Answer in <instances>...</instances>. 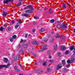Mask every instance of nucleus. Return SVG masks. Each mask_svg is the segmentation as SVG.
Returning <instances> with one entry per match:
<instances>
[{
	"label": "nucleus",
	"instance_id": "nucleus-33",
	"mask_svg": "<svg viewBox=\"0 0 75 75\" xmlns=\"http://www.w3.org/2000/svg\"><path fill=\"white\" fill-rule=\"evenodd\" d=\"M34 45H38V43L37 41H35L34 42Z\"/></svg>",
	"mask_w": 75,
	"mask_h": 75
},
{
	"label": "nucleus",
	"instance_id": "nucleus-32",
	"mask_svg": "<svg viewBox=\"0 0 75 75\" xmlns=\"http://www.w3.org/2000/svg\"><path fill=\"white\" fill-rule=\"evenodd\" d=\"M49 11L50 13H52V9L51 8H50L49 10Z\"/></svg>",
	"mask_w": 75,
	"mask_h": 75
},
{
	"label": "nucleus",
	"instance_id": "nucleus-21",
	"mask_svg": "<svg viewBox=\"0 0 75 75\" xmlns=\"http://www.w3.org/2000/svg\"><path fill=\"white\" fill-rule=\"evenodd\" d=\"M16 38H17V36L16 35H13L12 36V38H13V39H16Z\"/></svg>",
	"mask_w": 75,
	"mask_h": 75
},
{
	"label": "nucleus",
	"instance_id": "nucleus-58",
	"mask_svg": "<svg viewBox=\"0 0 75 75\" xmlns=\"http://www.w3.org/2000/svg\"><path fill=\"white\" fill-rule=\"evenodd\" d=\"M19 75H23V73L22 74H20Z\"/></svg>",
	"mask_w": 75,
	"mask_h": 75
},
{
	"label": "nucleus",
	"instance_id": "nucleus-47",
	"mask_svg": "<svg viewBox=\"0 0 75 75\" xmlns=\"http://www.w3.org/2000/svg\"><path fill=\"white\" fill-rule=\"evenodd\" d=\"M17 56H16V57H14V61H16V59H17Z\"/></svg>",
	"mask_w": 75,
	"mask_h": 75
},
{
	"label": "nucleus",
	"instance_id": "nucleus-27",
	"mask_svg": "<svg viewBox=\"0 0 75 75\" xmlns=\"http://www.w3.org/2000/svg\"><path fill=\"white\" fill-rule=\"evenodd\" d=\"M55 21L54 19H52L50 21V22L51 23H54Z\"/></svg>",
	"mask_w": 75,
	"mask_h": 75
},
{
	"label": "nucleus",
	"instance_id": "nucleus-11",
	"mask_svg": "<svg viewBox=\"0 0 75 75\" xmlns=\"http://www.w3.org/2000/svg\"><path fill=\"white\" fill-rule=\"evenodd\" d=\"M28 9H31L32 10H33V8L32 7L31 5H29L27 6Z\"/></svg>",
	"mask_w": 75,
	"mask_h": 75
},
{
	"label": "nucleus",
	"instance_id": "nucleus-2",
	"mask_svg": "<svg viewBox=\"0 0 75 75\" xmlns=\"http://www.w3.org/2000/svg\"><path fill=\"white\" fill-rule=\"evenodd\" d=\"M47 45L43 46V48L42 49H41L40 50V51H45V50H47Z\"/></svg>",
	"mask_w": 75,
	"mask_h": 75
},
{
	"label": "nucleus",
	"instance_id": "nucleus-25",
	"mask_svg": "<svg viewBox=\"0 0 75 75\" xmlns=\"http://www.w3.org/2000/svg\"><path fill=\"white\" fill-rule=\"evenodd\" d=\"M62 62L63 65H65V60H62Z\"/></svg>",
	"mask_w": 75,
	"mask_h": 75
},
{
	"label": "nucleus",
	"instance_id": "nucleus-17",
	"mask_svg": "<svg viewBox=\"0 0 75 75\" xmlns=\"http://www.w3.org/2000/svg\"><path fill=\"white\" fill-rule=\"evenodd\" d=\"M61 25L59 24H58L57 26V28H61Z\"/></svg>",
	"mask_w": 75,
	"mask_h": 75
},
{
	"label": "nucleus",
	"instance_id": "nucleus-15",
	"mask_svg": "<svg viewBox=\"0 0 75 75\" xmlns=\"http://www.w3.org/2000/svg\"><path fill=\"white\" fill-rule=\"evenodd\" d=\"M59 36H60V35L59 34L57 33L56 34V35H55L54 37L55 38H59Z\"/></svg>",
	"mask_w": 75,
	"mask_h": 75
},
{
	"label": "nucleus",
	"instance_id": "nucleus-37",
	"mask_svg": "<svg viewBox=\"0 0 75 75\" xmlns=\"http://www.w3.org/2000/svg\"><path fill=\"white\" fill-rule=\"evenodd\" d=\"M45 31V29L44 28L41 29V32H44Z\"/></svg>",
	"mask_w": 75,
	"mask_h": 75
},
{
	"label": "nucleus",
	"instance_id": "nucleus-39",
	"mask_svg": "<svg viewBox=\"0 0 75 75\" xmlns=\"http://www.w3.org/2000/svg\"><path fill=\"white\" fill-rule=\"evenodd\" d=\"M16 72H19L20 71V69H16Z\"/></svg>",
	"mask_w": 75,
	"mask_h": 75
},
{
	"label": "nucleus",
	"instance_id": "nucleus-42",
	"mask_svg": "<svg viewBox=\"0 0 75 75\" xmlns=\"http://www.w3.org/2000/svg\"><path fill=\"white\" fill-rule=\"evenodd\" d=\"M46 65H47V64L46 62H44L43 63V65H44V66H45Z\"/></svg>",
	"mask_w": 75,
	"mask_h": 75
},
{
	"label": "nucleus",
	"instance_id": "nucleus-60",
	"mask_svg": "<svg viewBox=\"0 0 75 75\" xmlns=\"http://www.w3.org/2000/svg\"><path fill=\"white\" fill-rule=\"evenodd\" d=\"M69 44H67V47H69Z\"/></svg>",
	"mask_w": 75,
	"mask_h": 75
},
{
	"label": "nucleus",
	"instance_id": "nucleus-29",
	"mask_svg": "<svg viewBox=\"0 0 75 75\" xmlns=\"http://www.w3.org/2000/svg\"><path fill=\"white\" fill-rule=\"evenodd\" d=\"M10 40L11 42H13V41H14V39L11 38H10Z\"/></svg>",
	"mask_w": 75,
	"mask_h": 75
},
{
	"label": "nucleus",
	"instance_id": "nucleus-43",
	"mask_svg": "<svg viewBox=\"0 0 75 75\" xmlns=\"http://www.w3.org/2000/svg\"><path fill=\"white\" fill-rule=\"evenodd\" d=\"M47 71H48V72H49V71H50V68H48L47 69Z\"/></svg>",
	"mask_w": 75,
	"mask_h": 75
},
{
	"label": "nucleus",
	"instance_id": "nucleus-8",
	"mask_svg": "<svg viewBox=\"0 0 75 75\" xmlns=\"http://www.w3.org/2000/svg\"><path fill=\"white\" fill-rule=\"evenodd\" d=\"M28 16H29V15L27 13L22 14H21V16H23L24 17H28Z\"/></svg>",
	"mask_w": 75,
	"mask_h": 75
},
{
	"label": "nucleus",
	"instance_id": "nucleus-44",
	"mask_svg": "<svg viewBox=\"0 0 75 75\" xmlns=\"http://www.w3.org/2000/svg\"><path fill=\"white\" fill-rule=\"evenodd\" d=\"M20 47H21V45H19L18 47V48H20Z\"/></svg>",
	"mask_w": 75,
	"mask_h": 75
},
{
	"label": "nucleus",
	"instance_id": "nucleus-62",
	"mask_svg": "<svg viewBox=\"0 0 75 75\" xmlns=\"http://www.w3.org/2000/svg\"><path fill=\"white\" fill-rule=\"evenodd\" d=\"M35 65H37V63L35 62Z\"/></svg>",
	"mask_w": 75,
	"mask_h": 75
},
{
	"label": "nucleus",
	"instance_id": "nucleus-57",
	"mask_svg": "<svg viewBox=\"0 0 75 75\" xmlns=\"http://www.w3.org/2000/svg\"><path fill=\"white\" fill-rule=\"evenodd\" d=\"M73 33H75V28L73 30Z\"/></svg>",
	"mask_w": 75,
	"mask_h": 75
},
{
	"label": "nucleus",
	"instance_id": "nucleus-3",
	"mask_svg": "<svg viewBox=\"0 0 75 75\" xmlns=\"http://www.w3.org/2000/svg\"><path fill=\"white\" fill-rule=\"evenodd\" d=\"M14 0H4L3 1L4 3L5 4H8L9 1H11V2H12Z\"/></svg>",
	"mask_w": 75,
	"mask_h": 75
},
{
	"label": "nucleus",
	"instance_id": "nucleus-45",
	"mask_svg": "<svg viewBox=\"0 0 75 75\" xmlns=\"http://www.w3.org/2000/svg\"><path fill=\"white\" fill-rule=\"evenodd\" d=\"M14 68H15V71H16V69H17V66H15Z\"/></svg>",
	"mask_w": 75,
	"mask_h": 75
},
{
	"label": "nucleus",
	"instance_id": "nucleus-51",
	"mask_svg": "<svg viewBox=\"0 0 75 75\" xmlns=\"http://www.w3.org/2000/svg\"><path fill=\"white\" fill-rule=\"evenodd\" d=\"M69 71V69H66V72H67Z\"/></svg>",
	"mask_w": 75,
	"mask_h": 75
},
{
	"label": "nucleus",
	"instance_id": "nucleus-24",
	"mask_svg": "<svg viewBox=\"0 0 75 75\" xmlns=\"http://www.w3.org/2000/svg\"><path fill=\"white\" fill-rule=\"evenodd\" d=\"M19 27V25L18 24H16L15 26V28L17 29Z\"/></svg>",
	"mask_w": 75,
	"mask_h": 75
},
{
	"label": "nucleus",
	"instance_id": "nucleus-23",
	"mask_svg": "<svg viewBox=\"0 0 75 75\" xmlns=\"http://www.w3.org/2000/svg\"><path fill=\"white\" fill-rule=\"evenodd\" d=\"M54 49L55 50H57V45L55 44L54 45Z\"/></svg>",
	"mask_w": 75,
	"mask_h": 75
},
{
	"label": "nucleus",
	"instance_id": "nucleus-22",
	"mask_svg": "<svg viewBox=\"0 0 75 75\" xmlns=\"http://www.w3.org/2000/svg\"><path fill=\"white\" fill-rule=\"evenodd\" d=\"M58 57H61V56H62V54H61V53L60 52H59L58 53Z\"/></svg>",
	"mask_w": 75,
	"mask_h": 75
},
{
	"label": "nucleus",
	"instance_id": "nucleus-40",
	"mask_svg": "<svg viewBox=\"0 0 75 75\" xmlns=\"http://www.w3.org/2000/svg\"><path fill=\"white\" fill-rule=\"evenodd\" d=\"M69 54V50L66 51V54Z\"/></svg>",
	"mask_w": 75,
	"mask_h": 75
},
{
	"label": "nucleus",
	"instance_id": "nucleus-53",
	"mask_svg": "<svg viewBox=\"0 0 75 75\" xmlns=\"http://www.w3.org/2000/svg\"><path fill=\"white\" fill-rule=\"evenodd\" d=\"M35 31V30L34 29H33V30H32L33 32H34Z\"/></svg>",
	"mask_w": 75,
	"mask_h": 75
},
{
	"label": "nucleus",
	"instance_id": "nucleus-49",
	"mask_svg": "<svg viewBox=\"0 0 75 75\" xmlns=\"http://www.w3.org/2000/svg\"><path fill=\"white\" fill-rule=\"evenodd\" d=\"M67 4H66V6L67 7H68V6H69V2H68V3H67Z\"/></svg>",
	"mask_w": 75,
	"mask_h": 75
},
{
	"label": "nucleus",
	"instance_id": "nucleus-35",
	"mask_svg": "<svg viewBox=\"0 0 75 75\" xmlns=\"http://www.w3.org/2000/svg\"><path fill=\"white\" fill-rule=\"evenodd\" d=\"M71 67V64H69L66 66V68H69Z\"/></svg>",
	"mask_w": 75,
	"mask_h": 75
},
{
	"label": "nucleus",
	"instance_id": "nucleus-36",
	"mask_svg": "<svg viewBox=\"0 0 75 75\" xmlns=\"http://www.w3.org/2000/svg\"><path fill=\"white\" fill-rule=\"evenodd\" d=\"M21 2L17 4V5H18V6H17V7H19L21 5Z\"/></svg>",
	"mask_w": 75,
	"mask_h": 75
},
{
	"label": "nucleus",
	"instance_id": "nucleus-48",
	"mask_svg": "<svg viewBox=\"0 0 75 75\" xmlns=\"http://www.w3.org/2000/svg\"><path fill=\"white\" fill-rule=\"evenodd\" d=\"M34 19H37V18H38L37 17L35 16L34 17Z\"/></svg>",
	"mask_w": 75,
	"mask_h": 75
},
{
	"label": "nucleus",
	"instance_id": "nucleus-56",
	"mask_svg": "<svg viewBox=\"0 0 75 75\" xmlns=\"http://www.w3.org/2000/svg\"><path fill=\"white\" fill-rule=\"evenodd\" d=\"M62 37L63 38H62V39H64V38H65V36H62Z\"/></svg>",
	"mask_w": 75,
	"mask_h": 75
},
{
	"label": "nucleus",
	"instance_id": "nucleus-59",
	"mask_svg": "<svg viewBox=\"0 0 75 75\" xmlns=\"http://www.w3.org/2000/svg\"><path fill=\"white\" fill-rule=\"evenodd\" d=\"M57 23H60V22L59 21H57Z\"/></svg>",
	"mask_w": 75,
	"mask_h": 75
},
{
	"label": "nucleus",
	"instance_id": "nucleus-10",
	"mask_svg": "<svg viewBox=\"0 0 75 75\" xmlns=\"http://www.w3.org/2000/svg\"><path fill=\"white\" fill-rule=\"evenodd\" d=\"M26 13H32V11L30 10H27L25 11Z\"/></svg>",
	"mask_w": 75,
	"mask_h": 75
},
{
	"label": "nucleus",
	"instance_id": "nucleus-13",
	"mask_svg": "<svg viewBox=\"0 0 75 75\" xmlns=\"http://www.w3.org/2000/svg\"><path fill=\"white\" fill-rule=\"evenodd\" d=\"M62 7L64 9H65L66 8V4H64L62 6Z\"/></svg>",
	"mask_w": 75,
	"mask_h": 75
},
{
	"label": "nucleus",
	"instance_id": "nucleus-7",
	"mask_svg": "<svg viewBox=\"0 0 75 75\" xmlns=\"http://www.w3.org/2000/svg\"><path fill=\"white\" fill-rule=\"evenodd\" d=\"M61 27H62V29H65L66 28V25L65 23L62 24V25Z\"/></svg>",
	"mask_w": 75,
	"mask_h": 75
},
{
	"label": "nucleus",
	"instance_id": "nucleus-16",
	"mask_svg": "<svg viewBox=\"0 0 75 75\" xmlns=\"http://www.w3.org/2000/svg\"><path fill=\"white\" fill-rule=\"evenodd\" d=\"M67 64H71L72 63V62H71V60H70L69 59H68L67 61Z\"/></svg>",
	"mask_w": 75,
	"mask_h": 75
},
{
	"label": "nucleus",
	"instance_id": "nucleus-63",
	"mask_svg": "<svg viewBox=\"0 0 75 75\" xmlns=\"http://www.w3.org/2000/svg\"><path fill=\"white\" fill-rule=\"evenodd\" d=\"M64 54H65V55H66V52H65L64 53Z\"/></svg>",
	"mask_w": 75,
	"mask_h": 75
},
{
	"label": "nucleus",
	"instance_id": "nucleus-6",
	"mask_svg": "<svg viewBox=\"0 0 75 75\" xmlns=\"http://www.w3.org/2000/svg\"><path fill=\"white\" fill-rule=\"evenodd\" d=\"M74 56H73V55L71 57V62H74V61H75V57H74Z\"/></svg>",
	"mask_w": 75,
	"mask_h": 75
},
{
	"label": "nucleus",
	"instance_id": "nucleus-55",
	"mask_svg": "<svg viewBox=\"0 0 75 75\" xmlns=\"http://www.w3.org/2000/svg\"><path fill=\"white\" fill-rule=\"evenodd\" d=\"M33 24H37V22H33Z\"/></svg>",
	"mask_w": 75,
	"mask_h": 75
},
{
	"label": "nucleus",
	"instance_id": "nucleus-26",
	"mask_svg": "<svg viewBox=\"0 0 75 75\" xmlns=\"http://www.w3.org/2000/svg\"><path fill=\"white\" fill-rule=\"evenodd\" d=\"M73 56H75V48H74V50L73 51Z\"/></svg>",
	"mask_w": 75,
	"mask_h": 75
},
{
	"label": "nucleus",
	"instance_id": "nucleus-18",
	"mask_svg": "<svg viewBox=\"0 0 75 75\" xmlns=\"http://www.w3.org/2000/svg\"><path fill=\"white\" fill-rule=\"evenodd\" d=\"M8 59H7V58H4V62H5L7 63L8 62Z\"/></svg>",
	"mask_w": 75,
	"mask_h": 75
},
{
	"label": "nucleus",
	"instance_id": "nucleus-14",
	"mask_svg": "<svg viewBox=\"0 0 75 75\" xmlns=\"http://www.w3.org/2000/svg\"><path fill=\"white\" fill-rule=\"evenodd\" d=\"M70 50H71V51H72V50H74V45H72L70 47Z\"/></svg>",
	"mask_w": 75,
	"mask_h": 75
},
{
	"label": "nucleus",
	"instance_id": "nucleus-30",
	"mask_svg": "<svg viewBox=\"0 0 75 75\" xmlns=\"http://www.w3.org/2000/svg\"><path fill=\"white\" fill-rule=\"evenodd\" d=\"M25 41H26L25 40H23V39H21L20 41V42H23V43L25 42Z\"/></svg>",
	"mask_w": 75,
	"mask_h": 75
},
{
	"label": "nucleus",
	"instance_id": "nucleus-31",
	"mask_svg": "<svg viewBox=\"0 0 75 75\" xmlns=\"http://www.w3.org/2000/svg\"><path fill=\"white\" fill-rule=\"evenodd\" d=\"M23 47L24 48H27L28 47V45H27V44H25L24 45Z\"/></svg>",
	"mask_w": 75,
	"mask_h": 75
},
{
	"label": "nucleus",
	"instance_id": "nucleus-20",
	"mask_svg": "<svg viewBox=\"0 0 75 75\" xmlns=\"http://www.w3.org/2000/svg\"><path fill=\"white\" fill-rule=\"evenodd\" d=\"M3 29H5V28H2V27H0V31H3Z\"/></svg>",
	"mask_w": 75,
	"mask_h": 75
},
{
	"label": "nucleus",
	"instance_id": "nucleus-1",
	"mask_svg": "<svg viewBox=\"0 0 75 75\" xmlns=\"http://www.w3.org/2000/svg\"><path fill=\"white\" fill-rule=\"evenodd\" d=\"M10 63H8L7 65H0V69H2L3 68H4L5 67V68H8V67H10Z\"/></svg>",
	"mask_w": 75,
	"mask_h": 75
},
{
	"label": "nucleus",
	"instance_id": "nucleus-19",
	"mask_svg": "<svg viewBox=\"0 0 75 75\" xmlns=\"http://www.w3.org/2000/svg\"><path fill=\"white\" fill-rule=\"evenodd\" d=\"M48 39L45 38H43V40L45 42H47L48 41Z\"/></svg>",
	"mask_w": 75,
	"mask_h": 75
},
{
	"label": "nucleus",
	"instance_id": "nucleus-61",
	"mask_svg": "<svg viewBox=\"0 0 75 75\" xmlns=\"http://www.w3.org/2000/svg\"><path fill=\"white\" fill-rule=\"evenodd\" d=\"M52 34H54V32H52Z\"/></svg>",
	"mask_w": 75,
	"mask_h": 75
},
{
	"label": "nucleus",
	"instance_id": "nucleus-12",
	"mask_svg": "<svg viewBox=\"0 0 75 75\" xmlns=\"http://www.w3.org/2000/svg\"><path fill=\"white\" fill-rule=\"evenodd\" d=\"M61 50L62 51H64L66 50L65 47L64 46H62L61 48Z\"/></svg>",
	"mask_w": 75,
	"mask_h": 75
},
{
	"label": "nucleus",
	"instance_id": "nucleus-41",
	"mask_svg": "<svg viewBox=\"0 0 75 75\" xmlns=\"http://www.w3.org/2000/svg\"><path fill=\"white\" fill-rule=\"evenodd\" d=\"M47 37L48 38H50V37H52V36L50 35H48Z\"/></svg>",
	"mask_w": 75,
	"mask_h": 75
},
{
	"label": "nucleus",
	"instance_id": "nucleus-34",
	"mask_svg": "<svg viewBox=\"0 0 75 75\" xmlns=\"http://www.w3.org/2000/svg\"><path fill=\"white\" fill-rule=\"evenodd\" d=\"M49 62H51V63H52L54 62L53 60H50L48 61Z\"/></svg>",
	"mask_w": 75,
	"mask_h": 75
},
{
	"label": "nucleus",
	"instance_id": "nucleus-64",
	"mask_svg": "<svg viewBox=\"0 0 75 75\" xmlns=\"http://www.w3.org/2000/svg\"><path fill=\"white\" fill-rule=\"evenodd\" d=\"M19 1H22V0H19Z\"/></svg>",
	"mask_w": 75,
	"mask_h": 75
},
{
	"label": "nucleus",
	"instance_id": "nucleus-46",
	"mask_svg": "<svg viewBox=\"0 0 75 75\" xmlns=\"http://www.w3.org/2000/svg\"><path fill=\"white\" fill-rule=\"evenodd\" d=\"M7 27V25H4V27H3V28H6V27Z\"/></svg>",
	"mask_w": 75,
	"mask_h": 75
},
{
	"label": "nucleus",
	"instance_id": "nucleus-54",
	"mask_svg": "<svg viewBox=\"0 0 75 75\" xmlns=\"http://www.w3.org/2000/svg\"><path fill=\"white\" fill-rule=\"evenodd\" d=\"M25 38H27V34L25 35Z\"/></svg>",
	"mask_w": 75,
	"mask_h": 75
},
{
	"label": "nucleus",
	"instance_id": "nucleus-4",
	"mask_svg": "<svg viewBox=\"0 0 75 75\" xmlns=\"http://www.w3.org/2000/svg\"><path fill=\"white\" fill-rule=\"evenodd\" d=\"M61 67H62L61 64H59L57 66V67H56V70H58V69H60Z\"/></svg>",
	"mask_w": 75,
	"mask_h": 75
},
{
	"label": "nucleus",
	"instance_id": "nucleus-52",
	"mask_svg": "<svg viewBox=\"0 0 75 75\" xmlns=\"http://www.w3.org/2000/svg\"><path fill=\"white\" fill-rule=\"evenodd\" d=\"M24 10H26L27 9H28L27 8V7L24 8Z\"/></svg>",
	"mask_w": 75,
	"mask_h": 75
},
{
	"label": "nucleus",
	"instance_id": "nucleus-50",
	"mask_svg": "<svg viewBox=\"0 0 75 75\" xmlns=\"http://www.w3.org/2000/svg\"><path fill=\"white\" fill-rule=\"evenodd\" d=\"M11 23L13 24H14V21L13 20V21H12Z\"/></svg>",
	"mask_w": 75,
	"mask_h": 75
},
{
	"label": "nucleus",
	"instance_id": "nucleus-9",
	"mask_svg": "<svg viewBox=\"0 0 75 75\" xmlns=\"http://www.w3.org/2000/svg\"><path fill=\"white\" fill-rule=\"evenodd\" d=\"M8 14V13H7L6 12L4 11L3 12V13L2 14V16L4 17H5L6 16H7Z\"/></svg>",
	"mask_w": 75,
	"mask_h": 75
},
{
	"label": "nucleus",
	"instance_id": "nucleus-28",
	"mask_svg": "<svg viewBox=\"0 0 75 75\" xmlns=\"http://www.w3.org/2000/svg\"><path fill=\"white\" fill-rule=\"evenodd\" d=\"M7 29L8 31H11V27H8Z\"/></svg>",
	"mask_w": 75,
	"mask_h": 75
},
{
	"label": "nucleus",
	"instance_id": "nucleus-38",
	"mask_svg": "<svg viewBox=\"0 0 75 75\" xmlns=\"http://www.w3.org/2000/svg\"><path fill=\"white\" fill-rule=\"evenodd\" d=\"M18 23L20 24H21V19H20L18 20Z\"/></svg>",
	"mask_w": 75,
	"mask_h": 75
},
{
	"label": "nucleus",
	"instance_id": "nucleus-5",
	"mask_svg": "<svg viewBox=\"0 0 75 75\" xmlns=\"http://www.w3.org/2000/svg\"><path fill=\"white\" fill-rule=\"evenodd\" d=\"M47 55H49V58H51V51L49 50L47 52Z\"/></svg>",
	"mask_w": 75,
	"mask_h": 75
}]
</instances>
